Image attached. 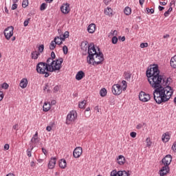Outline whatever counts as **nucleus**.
<instances>
[{
    "label": "nucleus",
    "mask_w": 176,
    "mask_h": 176,
    "mask_svg": "<svg viewBox=\"0 0 176 176\" xmlns=\"http://www.w3.org/2000/svg\"><path fill=\"white\" fill-rule=\"evenodd\" d=\"M146 76L151 86L155 89L153 91V97L157 104L167 102L173 96L174 91L170 85V78L160 75V71L157 65H153L146 71Z\"/></svg>",
    "instance_id": "obj_1"
},
{
    "label": "nucleus",
    "mask_w": 176,
    "mask_h": 176,
    "mask_svg": "<svg viewBox=\"0 0 176 176\" xmlns=\"http://www.w3.org/2000/svg\"><path fill=\"white\" fill-rule=\"evenodd\" d=\"M88 56L87 61L88 64H92V65H100L104 61V54L102 52H98L94 47V44L90 43L88 51Z\"/></svg>",
    "instance_id": "obj_2"
},
{
    "label": "nucleus",
    "mask_w": 176,
    "mask_h": 176,
    "mask_svg": "<svg viewBox=\"0 0 176 176\" xmlns=\"http://www.w3.org/2000/svg\"><path fill=\"white\" fill-rule=\"evenodd\" d=\"M63 61H64L63 58H59L55 60H53L52 58H49L47 60L49 67V72H56V71H60L61 69Z\"/></svg>",
    "instance_id": "obj_3"
},
{
    "label": "nucleus",
    "mask_w": 176,
    "mask_h": 176,
    "mask_svg": "<svg viewBox=\"0 0 176 176\" xmlns=\"http://www.w3.org/2000/svg\"><path fill=\"white\" fill-rule=\"evenodd\" d=\"M121 86L119 84H115L112 87V93L114 96H120L122 94V91H126V89H127V82L126 80L122 81Z\"/></svg>",
    "instance_id": "obj_4"
},
{
    "label": "nucleus",
    "mask_w": 176,
    "mask_h": 176,
    "mask_svg": "<svg viewBox=\"0 0 176 176\" xmlns=\"http://www.w3.org/2000/svg\"><path fill=\"white\" fill-rule=\"evenodd\" d=\"M36 72L38 74H42L45 75V78H47L50 74L49 73V65L47 63L41 62L36 65Z\"/></svg>",
    "instance_id": "obj_5"
},
{
    "label": "nucleus",
    "mask_w": 176,
    "mask_h": 176,
    "mask_svg": "<svg viewBox=\"0 0 176 176\" xmlns=\"http://www.w3.org/2000/svg\"><path fill=\"white\" fill-rule=\"evenodd\" d=\"M76 119H78V113L76 111H71L67 116L65 120V124H74L75 122H76Z\"/></svg>",
    "instance_id": "obj_6"
},
{
    "label": "nucleus",
    "mask_w": 176,
    "mask_h": 176,
    "mask_svg": "<svg viewBox=\"0 0 176 176\" xmlns=\"http://www.w3.org/2000/svg\"><path fill=\"white\" fill-rule=\"evenodd\" d=\"M69 36V32L68 31L65 32L64 34L60 35V36H56L54 38L55 43L57 45H62L63 42Z\"/></svg>",
    "instance_id": "obj_7"
},
{
    "label": "nucleus",
    "mask_w": 176,
    "mask_h": 176,
    "mask_svg": "<svg viewBox=\"0 0 176 176\" xmlns=\"http://www.w3.org/2000/svg\"><path fill=\"white\" fill-rule=\"evenodd\" d=\"M14 30V28H13V26H10L4 30V36H6V39L9 41V39H10V38L13 36Z\"/></svg>",
    "instance_id": "obj_8"
},
{
    "label": "nucleus",
    "mask_w": 176,
    "mask_h": 176,
    "mask_svg": "<svg viewBox=\"0 0 176 176\" xmlns=\"http://www.w3.org/2000/svg\"><path fill=\"white\" fill-rule=\"evenodd\" d=\"M111 176H130L129 171L126 170H112L110 174Z\"/></svg>",
    "instance_id": "obj_9"
},
{
    "label": "nucleus",
    "mask_w": 176,
    "mask_h": 176,
    "mask_svg": "<svg viewBox=\"0 0 176 176\" xmlns=\"http://www.w3.org/2000/svg\"><path fill=\"white\" fill-rule=\"evenodd\" d=\"M139 99L142 102H148L151 100V95L144 91H141L139 94Z\"/></svg>",
    "instance_id": "obj_10"
},
{
    "label": "nucleus",
    "mask_w": 176,
    "mask_h": 176,
    "mask_svg": "<svg viewBox=\"0 0 176 176\" xmlns=\"http://www.w3.org/2000/svg\"><path fill=\"white\" fill-rule=\"evenodd\" d=\"M82 153H83V149L82 147L78 146L74 150L73 156L75 157V159H79V157L82 156Z\"/></svg>",
    "instance_id": "obj_11"
},
{
    "label": "nucleus",
    "mask_w": 176,
    "mask_h": 176,
    "mask_svg": "<svg viewBox=\"0 0 176 176\" xmlns=\"http://www.w3.org/2000/svg\"><path fill=\"white\" fill-rule=\"evenodd\" d=\"M172 161L173 157L171 156V155H167L165 156V157L162 159V162L164 164V166H167V167H168V166L171 164Z\"/></svg>",
    "instance_id": "obj_12"
},
{
    "label": "nucleus",
    "mask_w": 176,
    "mask_h": 176,
    "mask_svg": "<svg viewBox=\"0 0 176 176\" xmlns=\"http://www.w3.org/2000/svg\"><path fill=\"white\" fill-rule=\"evenodd\" d=\"M70 11H71V8H69V3H63L60 6V12H62L63 14H68V13H69Z\"/></svg>",
    "instance_id": "obj_13"
},
{
    "label": "nucleus",
    "mask_w": 176,
    "mask_h": 176,
    "mask_svg": "<svg viewBox=\"0 0 176 176\" xmlns=\"http://www.w3.org/2000/svg\"><path fill=\"white\" fill-rule=\"evenodd\" d=\"M56 162H57V158H56V157H51L48 163V168H50V170H53V168L56 167Z\"/></svg>",
    "instance_id": "obj_14"
},
{
    "label": "nucleus",
    "mask_w": 176,
    "mask_h": 176,
    "mask_svg": "<svg viewBox=\"0 0 176 176\" xmlns=\"http://www.w3.org/2000/svg\"><path fill=\"white\" fill-rule=\"evenodd\" d=\"M168 173H170V166H164L160 170V176L167 175V174H168Z\"/></svg>",
    "instance_id": "obj_15"
},
{
    "label": "nucleus",
    "mask_w": 176,
    "mask_h": 176,
    "mask_svg": "<svg viewBox=\"0 0 176 176\" xmlns=\"http://www.w3.org/2000/svg\"><path fill=\"white\" fill-rule=\"evenodd\" d=\"M38 142H39V138H38V132H36L30 140V144H32L34 147L35 145H36V144H38Z\"/></svg>",
    "instance_id": "obj_16"
},
{
    "label": "nucleus",
    "mask_w": 176,
    "mask_h": 176,
    "mask_svg": "<svg viewBox=\"0 0 176 176\" xmlns=\"http://www.w3.org/2000/svg\"><path fill=\"white\" fill-rule=\"evenodd\" d=\"M104 14H105V16L112 17V16H113V10L110 7H107L104 10Z\"/></svg>",
    "instance_id": "obj_17"
},
{
    "label": "nucleus",
    "mask_w": 176,
    "mask_h": 176,
    "mask_svg": "<svg viewBox=\"0 0 176 176\" xmlns=\"http://www.w3.org/2000/svg\"><path fill=\"white\" fill-rule=\"evenodd\" d=\"M170 138H171V135H170V132H166L162 135V141L163 142H168L170 141Z\"/></svg>",
    "instance_id": "obj_18"
},
{
    "label": "nucleus",
    "mask_w": 176,
    "mask_h": 176,
    "mask_svg": "<svg viewBox=\"0 0 176 176\" xmlns=\"http://www.w3.org/2000/svg\"><path fill=\"white\" fill-rule=\"evenodd\" d=\"M19 86L21 89H25L27 86H28V79H27V78H22L19 83Z\"/></svg>",
    "instance_id": "obj_19"
},
{
    "label": "nucleus",
    "mask_w": 176,
    "mask_h": 176,
    "mask_svg": "<svg viewBox=\"0 0 176 176\" xmlns=\"http://www.w3.org/2000/svg\"><path fill=\"white\" fill-rule=\"evenodd\" d=\"M117 163L120 166H123L124 163H126V158L123 155H119L118 157L117 158Z\"/></svg>",
    "instance_id": "obj_20"
},
{
    "label": "nucleus",
    "mask_w": 176,
    "mask_h": 176,
    "mask_svg": "<svg viewBox=\"0 0 176 176\" xmlns=\"http://www.w3.org/2000/svg\"><path fill=\"white\" fill-rule=\"evenodd\" d=\"M89 46H90V45H89V43L87 41H82L81 43V49L84 52H87V50L89 52Z\"/></svg>",
    "instance_id": "obj_21"
},
{
    "label": "nucleus",
    "mask_w": 176,
    "mask_h": 176,
    "mask_svg": "<svg viewBox=\"0 0 176 176\" xmlns=\"http://www.w3.org/2000/svg\"><path fill=\"white\" fill-rule=\"evenodd\" d=\"M87 31L89 34H94L96 32V24L91 23L87 28Z\"/></svg>",
    "instance_id": "obj_22"
},
{
    "label": "nucleus",
    "mask_w": 176,
    "mask_h": 176,
    "mask_svg": "<svg viewBox=\"0 0 176 176\" xmlns=\"http://www.w3.org/2000/svg\"><path fill=\"white\" fill-rule=\"evenodd\" d=\"M85 76V72H83V71H79L76 75V80H82Z\"/></svg>",
    "instance_id": "obj_23"
},
{
    "label": "nucleus",
    "mask_w": 176,
    "mask_h": 176,
    "mask_svg": "<svg viewBox=\"0 0 176 176\" xmlns=\"http://www.w3.org/2000/svg\"><path fill=\"white\" fill-rule=\"evenodd\" d=\"M50 102H44V104L43 106V111L44 112H48V111H50Z\"/></svg>",
    "instance_id": "obj_24"
},
{
    "label": "nucleus",
    "mask_w": 176,
    "mask_h": 176,
    "mask_svg": "<svg viewBox=\"0 0 176 176\" xmlns=\"http://www.w3.org/2000/svg\"><path fill=\"white\" fill-rule=\"evenodd\" d=\"M170 64L172 68H176V55L171 58Z\"/></svg>",
    "instance_id": "obj_25"
},
{
    "label": "nucleus",
    "mask_w": 176,
    "mask_h": 176,
    "mask_svg": "<svg viewBox=\"0 0 176 176\" xmlns=\"http://www.w3.org/2000/svg\"><path fill=\"white\" fill-rule=\"evenodd\" d=\"M59 167L60 168H65L67 167V161L64 159H61L59 161Z\"/></svg>",
    "instance_id": "obj_26"
},
{
    "label": "nucleus",
    "mask_w": 176,
    "mask_h": 176,
    "mask_svg": "<svg viewBox=\"0 0 176 176\" xmlns=\"http://www.w3.org/2000/svg\"><path fill=\"white\" fill-rule=\"evenodd\" d=\"M41 54L36 51H34L33 52H32V58H33V60H37L38 57H39V55Z\"/></svg>",
    "instance_id": "obj_27"
},
{
    "label": "nucleus",
    "mask_w": 176,
    "mask_h": 176,
    "mask_svg": "<svg viewBox=\"0 0 176 176\" xmlns=\"http://www.w3.org/2000/svg\"><path fill=\"white\" fill-rule=\"evenodd\" d=\"M124 13L126 16H130V14H131V8L129 7H126L124 10Z\"/></svg>",
    "instance_id": "obj_28"
},
{
    "label": "nucleus",
    "mask_w": 176,
    "mask_h": 176,
    "mask_svg": "<svg viewBox=\"0 0 176 176\" xmlns=\"http://www.w3.org/2000/svg\"><path fill=\"white\" fill-rule=\"evenodd\" d=\"M56 45H57V43H56V41H54V40L51 41V43L50 44V50H54V49H56Z\"/></svg>",
    "instance_id": "obj_29"
},
{
    "label": "nucleus",
    "mask_w": 176,
    "mask_h": 176,
    "mask_svg": "<svg viewBox=\"0 0 176 176\" xmlns=\"http://www.w3.org/2000/svg\"><path fill=\"white\" fill-rule=\"evenodd\" d=\"M100 94L101 97H105V96H107V89L102 88L100 91Z\"/></svg>",
    "instance_id": "obj_30"
},
{
    "label": "nucleus",
    "mask_w": 176,
    "mask_h": 176,
    "mask_svg": "<svg viewBox=\"0 0 176 176\" xmlns=\"http://www.w3.org/2000/svg\"><path fill=\"white\" fill-rule=\"evenodd\" d=\"M54 122H50V125L46 127L47 131H52V129L54 126Z\"/></svg>",
    "instance_id": "obj_31"
},
{
    "label": "nucleus",
    "mask_w": 176,
    "mask_h": 176,
    "mask_svg": "<svg viewBox=\"0 0 176 176\" xmlns=\"http://www.w3.org/2000/svg\"><path fill=\"white\" fill-rule=\"evenodd\" d=\"M85 106H86V100H83L78 104V107L79 108H80V109H85Z\"/></svg>",
    "instance_id": "obj_32"
},
{
    "label": "nucleus",
    "mask_w": 176,
    "mask_h": 176,
    "mask_svg": "<svg viewBox=\"0 0 176 176\" xmlns=\"http://www.w3.org/2000/svg\"><path fill=\"white\" fill-rule=\"evenodd\" d=\"M146 142L147 148H151V146H152V141H151V138H147Z\"/></svg>",
    "instance_id": "obj_33"
},
{
    "label": "nucleus",
    "mask_w": 176,
    "mask_h": 176,
    "mask_svg": "<svg viewBox=\"0 0 176 176\" xmlns=\"http://www.w3.org/2000/svg\"><path fill=\"white\" fill-rule=\"evenodd\" d=\"M47 8V3H43L40 6V10L43 11Z\"/></svg>",
    "instance_id": "obj_34"
},
{
    "label": "nucleus",
    "mask_w": 176,
    "mask_h": 176,
    "mask_svg": "<svg viewBox=\"0 0 176 176\" xmlns=\"http://www.w3.org/2000/svg\"><path fill=\"white\" fill-rule=\"evenodd\" d=\"M44 50H45V46L43 45H41L38 47L37 53H40L41 54V53H42L43 52Z\"/></svg>",
    "instance_id": "obj_35"
},
{
    "label": "nucleus",
    "mask_w": 176,
    "mask_h": 176,
    "mask_svg": "<svg viewBox=\"0 0 176 176\" xmlns=\"http://www.w3.org/2000/svg\"><path fill=\"white\" fill-rule=\"evenodd\" d=\"M32 149H34V146H32L31 149L28 148L27 150V155L28 157H31L32 156L31 152L32 151Z\"/></svg>",
    "instance_id": "obj_36"
},
{
    "label": "nucleus",
    "mask_w": 176,
    "mask_h": 176,
    "mask_svg": "<svg viewBox=\"0 0 176 176\" xmlns=\"http://www.w3.org/2000/svg\"><path fill=\"white\" fill-rule=\"evenodd\" d=\"M111 36H118L117 30H114V31L111 30L109 36H111Z\"/></svg>",
    "instance_id": "obj_37"
},
{
    "label": "nucleus",
    "mask_w": 176,
    "mask_h": 176,
    "mask_svg": "<svg viewBox=\"0 0 176 176\" xmlns=\"http://www.w3.org/2000/svg\"><path fill=\"white\" fill-rule=\"evenodd\" d=\"M111 42H112L113 45H116V43H118V37L116 36H113V38L111 39Z\"/></svg>",
    "instance_id": "obj_38"
},
{
    "label": "nucleus",
    "mask_w": 176,
    "mask_h": 176,
    "mask_svg": "<svg viewBox=\"0 0 176 176\" xmlns=\"http://www.w3.org/2000/svg\"><path fill=\"white\" fill-rule=\"evenodd\" d=\"M63 52L64 54H68V47L67 45H64L63 47Z\"/></svg>",
    "instance_id": "obj_39"
},
{
    "label": "nucleus",
    "mask_w": 176,
    "mask_h": 176,
    "mask_svg": "<svg viewBox=\"0 0 176 176\" xmlns=\"http://www.w3.org/2000/svg\"><path fill=\"white\" fill-rule=\"evenodd\" d=\"M1 87L2 89H4V90H8V89H9V85H8L6 82H4L2 84Z\"/></svg>",
    "instance_id": "obj_40"
},
{
    "label": "nucleus",
    "mask_w": 176,
    "mask_h": 176,
    "mask_svg": "<svg viewBox=\"0 0 176 176\" xmlns=\"http://www.w3.org/2000/svg\"><path fill=\"white\" fill-rule=\"evenodd\" d=\"M146 12L147 13H150V14H153V13H155V10L153 8L150 9L149 8H147Z\"/></svg>",
    "instance_id": "obj_41"
},
{
    "label": "nucleus",
    "mask_w": 176,
    "mask_h": 176,
    "mask_svg": "<svg viewBox=\"0 0 176 176\" xmlns=\"http://www.w3.org/2000/svg\"><path fill=\"white\" fill-rule=\"evenodd\" d=\"M148 43H142L140 44V47L142 49H144V47H148Z\"/></svg>",
    "instance_id": "obj_42"
},
{
    "label": "nucleus",
    "mask_w": 176,
    "mask_h": 176,
    "mask_svg": "<svg viewBox=\"0 0 176 176\" xmlns=\"http://www.w3.org/2000/svg\"><path fill=\"white\" fill-rule=\"evenodd\" d=\"M22 6L23 8H27L28 6V1H23L22 2Z\"/></svg>",
    "instance_id": "obj_43"
},
{
    "label": "nucleus",
    "mask_w": 176,
    "mask_h": 176,
    "mask_svg": "<svg viewBox=\"0 0 176 176\" xmlns=\"http://www.w3.org/2000/svg\"><path fill=\"white\" fill-rule=\"evenodd\" d=\"M58 90H60V87H58V85H56L54 87L53 91L54 93H57Z\"/></svg>",
    "instance_id": "obj_44"
},
{
    "label": "nucleus",
    "mask_w": 176,
    "mask_h": 176,
    "mask_svg": "<svg viewBox=\"0 0 176 176\" xmlns=\"http://www.w3.org/2000/svg\"><path fill=\"white\" fill-rule=\"evenodd\" d=\"M12 130H15L16 131H17L19 130V124H15L12 126Z\"/></svg>",
    "instance_id": "obj_45"
},
{
    "label": "nucleus",
    "mask_w": 176,
    "mask_h": 176,
    "mask_svg": "<svg viewBox=\"0 0 176 176\" xmlns=\"http://www.w3.org/2000/svg\"><path fill=\"white\" fill-rule=\"evenodd\" d=\"M9 148H10V146H9V144H6L3 146L4 151H9Z\"/></svg>",
    "instance_id": "obj_46"
},
{
    "label": "nucleus",
    "mask_w": 176,
    "mask_h": 176,
    "mask_svg": "<svg viewBox=\"0 0 176 176\" xmlns=\"http://www.w3.org/2000/svg\"><path fill=\"white\" fill-rule=\"evenodd\" d=\"M130 135L132 138H135L137 137V133L135 132H131Z\"/></svg>",
    "instance_id": "obj_47"
},
{
    "label": "nucleus",
    "mask_w": 176,
    "mask_h": 176,
    "mask_svg": "<svg viewBox=\"0 0 176 176\" xmlns=\"http://www.w3.org/2000/svg\"><path fill=\"white\" fill-rule=\"evenodd\" d=\"M4 97H5V95L3 94V92L0 91V101H2Z\"/></svg>",
    "instance_id": "obj_48"
},
{
    "label": "nucleus",
    "mask_w": 176,
    "mask_h": 176,
    "mask_svg": "<svg viewBox=\"0 0 176 176\" xmlns=\"http://www.w3.org/2000/svg\"><path fill=\"white\" fill-rule=\"evenodd\" d=\"M172 150L173 152H176V142H175L172 146Z\"/></svg>",
    "instance_id": "obj_49"
},
{
    "label": "nucleus",
    "mask_w": 176,
    "mask_h": 176,
    "mask_svg": "<svg viewBox=\"0 0 176 176\" xmlns=\"http://www.w3.org/2000/svg\"><path fill=\"white\" fill-rule=\"evenodd\" d=\"M51 58H52V60H54V58H56V54H54V52H52L51 53Z\"/></svg>",
    "instance_id": "obj_50"
},
{
    "label": "nucleus",
    "mask_w": 176,
    "mask_h": 176,
    "mask_svg": "<svg viewBox=\"0 0 176 176\" xmlns=\"http://www.w3.org/2000/svg\"><path fill=\"white\" fill-rule=\"evenodd\" d=\"M17 9V4L14 3L12 6V10H16Z\"/></svg>",
    "instance_id": "obj_51"
},
{
    "label": "nucleus",
    "mask_w": 176,
    "mask_h": 176,
    "mask_svg": "<svg viewBox=\"0 0 176 176\" xmlns=\"http://www.w3.org/2000/svg\"><path fill=\"white\" fill-rule=\"evenodd\" d=\"M29 23H30V22H29L28 20H25V21H24V23H23L24 27H27V25H28Z\"/></svg>",
    "instance_id": "obj_52"
},
{
    "label": "nucleus",
    "mask_w": 176,
    "mask_h": 176,
    "mask_svg": "<svg viewBox=\"0 0 176 176\" xmlns=\"http://www.w3.org/2000/svg\"><path fill=\"white\" fill-rule=\"evenodd\" d=\"M136 129H138V130H140V129H142V125L141 124H138Z\"/></svg>",
    "instance_id": "obj_53"
},
{
    "label": "nucleus",
    "mask_w": 176,
    "mask_h": 176,
    "mask_svg": "<svg viewBox=\"0 0 176 176\" xmlns=\"http://www.w3.org/2000/svg\"><path fill=\"white\" fill-rule=\"evenodd\" d=\"M30 166H31V167H35V162L34 161H32L30 162Z\"/></svg>",
    "instance_id": "obj_54"
},
{
    "label": "nucleus",
    "mask_w": 176,
    "mask_h": 176,
    "mask_svg": "<svg viewBox=\"0 0 176 176\" xmlns=\"http://www.w3.org/2000/svg\"><path fill=\"white\" fill-rule=\"evenodd\" d=\"M42 152L44 153V155H47V151H46L45 148H42Z\"/></svg>",
    "instance_id": "obj_55"
},
{
    "label": "nucleus",
    "mask_w": 176,
    "mask_h": 176,
    "mask_svg": "<svg viewBox=\"0 0 176 176\" xmlns=\"http://www.w3.org/2000/svg\"><path fill=\"white\" fill-rule=\"evenodd\" d=\"M169 14H170V13L168 12V11H166V12L164 14V15L165 17H167Z\"/></svg>",
    "instance_id": "obj_56"
},
{
    "label": "nucleus",
    "mask_w": 176,
    "mask_h": 176,
    "mask_svg": "<svg viewBox=\"0 0 176 176\" xmlns=\"http://www.w3.org/2000/svg\"><path fill=\"white\" fill-rule=\"evenodd\" d=\"M160 5H162L163 6L167 5V1L160 2Z\"/></svg>",
    "instance_id": "obj_57"
},
{
    "label": "nucleus",
    "mask_w": 176,
    "mask_h": 176,
    "mask_svg": "<svg viewBox=\"0 0 176 176\" xmlns=\"http://www.w3.org/2000/svg\"><path fill=\"white\" fill-rule=\"evenodd\" d=\"M167 38H170V34H166L164 36V38L166 39Z\"/></svg>",
    "instance_id": "obj_58"
},
{
    "label": "nucleus",
    "mask_w": 176,
    "mask_h": 176,
    "mask_svg": "<svg viewBox=\"0 0 176 176\" xmlns=\"http://www.w3.org/2000/svg\"><path fill=\"white\" fill-rule=\"evenodd\" d=\"M37 162H38V163H43V160H42V159H38V160H37Z\"/></svg>",
    "instance_id": "obj_59"
},
{
    "label": "nucleus",
    "mask_w": 176,
    "mask_h": 176,
    "mask_svg": "<svg viewBox=\"0 0 176 176\" xmlns=\"http://www.w3.org/2000/svg\"><path fill=\"white\" fill-rule=\"evenodd\" d=\"M121 41L122 42H124L126 41V37L124 36L121 37Z\"/></svg>",
    "instance_id": "obj_60"
},
{
    "label": "nucleus",
    "mask_w": 176,
    "mask_h": 176,
    "mask_svg": "<svg viewBox=\"0 0 176 176\" xmlns=\"http://www.w3.org/2000/svg\"><path fill=\"white\" fill-rule=\"evenodd\" d=\"M158 8H159V10H160V11H162V10H163V9H164V7H162V6H160L158 7Z\"/></svg>",
    "instance_id": "obj_61"
},
{
    "label": "nucleus",
    "mask_w": 176,
    "mask_h": 176,
    "mask_svg": "<svg viewBox=\"0 0 176 176\" xmlns=\"http://www.w3.org/2000/svg\"><path fill=\"white\" fill-rule=\"evenodd\" d=\"M6 176H16V175H14V174L13 173H8L6 175Z\"/></svg>",
    "instance_id": "obj_62"
},
{
    "label": "nucleus",
    "mask_w": 176,
    "mask_h": 176,
    "mask_svg": "<svg viewBox=\"0 0 176 176\" xmlns=\"http://www.w3.org/2000/svg\"><path fill=\"white\" fill-rule=\"evenodd\" d=\"M52 105H56V100H52L51 102Z\"/></svg>",
    "instance_id": "obj_63"
},
{
    "label": "nucleus",
    "mask_w": 176,
    "mask_h": 176,
    "mask_svg": "<svg viewBox=\"0 0 176 176\" xmlns=\"http://www.w3.org/2000/svg\"><path fill=\"white\" fill-rule=\"evenodd\" d=\"M173 102H175V104H176V97L174 98Z\"/></svg>",
    "instance_id": "obj_64"
}]
</instances>
